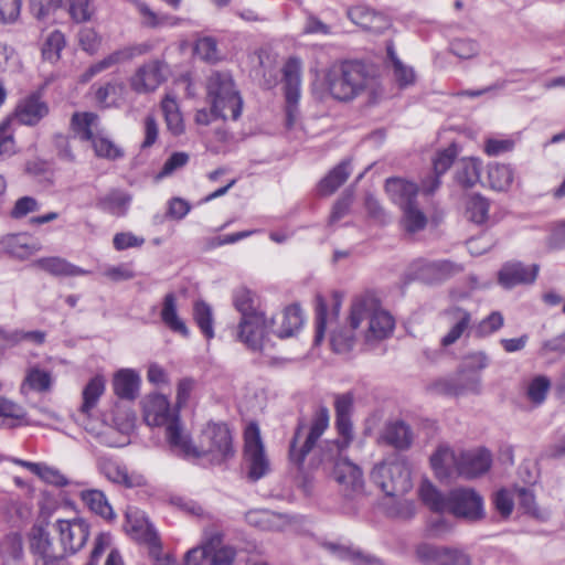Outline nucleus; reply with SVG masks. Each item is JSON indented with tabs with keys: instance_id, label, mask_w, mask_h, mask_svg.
<instances>
[{
	"instance_id": "7",
	"label": "nucleus",
	"mask_w": 565,
	"mask_h": 565,
	"mask_svg": "<svg viewBox=\"0 0 565 565\" xmlns=\"http://www.w3.org/2000/svg\"><path fill=\"white\" fill-rule=\"evenodd\" d=\"M198 455L210 456L215 462H223L235 454L233 436L230 428L223 423H207L200 431Z\"/></svg>"
},
{
	"instance_id": "20",
	"label": "nucleus",
	"mask_w": 565,
	"mask_h": 565,
	"mask_svg": "<svg viewBox=\"0 0 565 565\" xmlns=\"http://www.w3.org/2000/svg\"><path fill=\"white\" fill-rule=\"evenodd\" d=\"M273 321L271 332L280 339L296 335L303 326L302 311L298 306H290L276 316H269Z\"/></svg>"
},
{
	"instance_id": "34",
	"label": "nucleus",
	"mask_w": 565,
	"mask_h": 565,
	"mask_svg": "<svg viewBox=\"0 0 565 565\" xmlns=\"http://www.w3.org/2000/svg\"><path fill=\"white\" fill-rule=\"evenodd\" d=\"M399 210L401 226L406 233L414 234L426 227L428 218L417 201L404 204Z\"/></svg>"
},
{
	"instance_id": "4",
	"label": "nucleus",
	"mask_w": 565,
	"mask_h": 565,
	"mask_svg": "<svg viewBox=\"0 0 565 565\" xmlns=\"http://www.w3.org/2000/svg\"><path fill=\"white\" fill-rule=\"evenodd\" d=\"M341 454L334 451L333 447H328L327 451L319 450L311 459L310 465L313 469L322 468L329 472L345 494L361 493L364 488L363 473L355 463Z\"/></svg>"
},
{
	"instance_id": "19",
	"label": "nucleus",
	"mask_w": 565,
	"mask_h": 565,
	"mask_svg": "<svg viewBox=\"0 0 565 565\" xmlns=\"http://www.w3.org/2000/svg\"><path fill=\"white\" fill-rule=\"evenodd\" d=\"M460 451L440 446L430 457V466L440 480L460 477Z\"/></svg>"
},
{
	"instance_id": "47",
	"label": "nucleus",
	"mask_w": 565,
	"mask_h": 565,
	"mask_svg": "<svg viewBox=\"0 0 565 565\" xmlns=\"http://www.w3.org/2000/svg\"><path fill=\"white\" fill-rule=\"evenodd\" d=\"M25 414L21 406L13 402L0 397V427L18 426L24 422Z\"/></svg>"
},
{
	"instance_id": "45",
	"label": "nucleus",
	"mask_w": 565,
	"mask_h": 565,
	"mask_svg": "<svg viewBox=\"0 0 565 565\" xmlns=\"http://www.w3.org/2000/svg\"><path fill=\"white\" fill-rule=\"evenodd\" d=\"M104 470L109 480L128 488L140 487L145 483V479L141 475H129L126 468L115 463L105 466Z\"/></svg>"
},
{
	"instance_id": "64",
	"label": "nucleus",
	"mask_w": 565,
	"mask_h": 565,
	"mask_svg": "<svg viewBox=\"0 0 565 565\" xmlns=\"http://www.w3.org/2000/svg\"><path fill=\"white\" fill-rule=\"evenodd\" d=\"M450 51L460 58H471L478 54V44L468 39H457L451 42Z\"/></svg>"
},
{
	"instance_id": "16",
	"label": "nucleus",
	"mask_w": 565,
	"mask_h": 565,
	"mask_svg": "<svg viewBox=\"0 0 565 565\" xmlns=\"http://www.w3.org/2000/svg\"><path fill=\"white\" fill-rule=\"evenodd\" d=\"M329 426V413L326 408L320 409L315 415L309 434L306 438V441L301 448H297L296 443L299 436V431L296 433L295 438L290 446V460L296 465H301L306 455L312 449L317 440L323 435L326 429Z\"/></svg>"
},
{
	"instance_id": "11",
	"label": "nucleus",
	"mask_w": 565,
	"mask_h": 565,
	"mask_svg": "<svg viewBox=\"0 0 565 565\" xmlns=\"http://www.w3.org/2000/svg\"><path fill=\"white\" fill-rule=\"evenodd\" d=\"M143 422L150 427H164L179 414L168 396L161 393L146 395L140 402Z\"/></svg>"
},
{
	"instance_id": "25",
	"label": "nucleus",
	"mask_w": 565,
	"mask_h": 565,
	"mask_svg": "<svg viewBox=\"0 0 565 565\" xmlns=\"http://www.w3.org/2000/svg\"><path fill=\"white\" fill-rule=\"evenodd\" d=\"M460 477L475 479L488 472L492 460L488 450L460 451Z\"/></svg>"
},
{
	"instance_id": "9",
	"label": "nucleus",
	"mask_w": 565,
	"mask_h": 565,
	"mask_svg": "<svg viewBox=\"0 0 565 565\" xmlns=\"http://www.w3.org/2000/svg\"><path fill=\"white\" fill-rule=\"evenodd\" d=\"M243 458L250 480L256 481L269 472V458L256 423H249L244 430Z\"/></svg>"
},
{
	"instance_id": "42",
	"label": "nucleus",
	"mask_w": 565,
	"mask_h": 565,
	"mask_svg": "<svg viewBox=\"0 0 565 565\" xmlns=\"http://www.w3.org/2000/svg\"><path fill=\"white\" fill-rule=\"evenodd\" d=\"M514 179V173L511 167L507 164L494 163L489 166L488 182L489 185L497 191L508 190Z\"/></svg>"
},
{
	"instance_id": "10",
	"label": "nucleus",
	"mask_w": 565,
	"mask_h": 565,
	"mask_svg": "<svg viewBox=\"0 0 565 565\" xmlns=\"http://www.w3.org/2000/svg\"><path fill=\"white\" fill-rule=\"evenodd\" d=\"M273 321L264 311L241 318L236 337L247 348L263 351L270 344Z\"/></svg>"
},
{
	"instance_id": "46",
	"label": "nucleus",
	"mask_w": 565,
	"mask_h": 565,
	"mask_svg": "<svg viewBox=\"0 0 565 565\" xmlns=\"http://www.w3.org/2000/svg\"><path fill=\"white\" fill-rule=\"evenodd\" d=\"M125 85L118 82H110L100 86L95 92V100L105 106L109 107L117 105L124 96Z\"/></svg>"
},
{
	"instance_id": "52",
	"label": "nucleus",
	"mask_w": 565,
	"mask_h": 565,
	"mask_svg": "<svg viewBox=\"0 0 565 565\" xmlns=\"http://www.w3.org/2000/svg\"><path fill=\"white\" fill-rule=\"evenodd\" d=\"M193 317L201 329V331L204 333V335L207 339H212L214 337V329H213V312L211 307L203 302V301H196L194 303L193 308Z\"/></svg>"
},
{
	"instance_id": "30",
	"label": "nucleus",
	"mask_w": 565,
	"mask_h": 565,
	"mask_svg": "<svg viewBox=\"0 0 565 565\" xmlns=\"http://www.w3.org/2000/svg\"><path fill=\"white\" fill-rule=\"evenodd\" d=\"M49 114V107L38 96L23 99L15 109L17 119L24 125H35Z\"/></svg>"
},
{
	"instance_id": "58",
	"label": "nucleus",
	"mask_w": 565,
	"mask_h": 565,
	"mask_svg": "<svg viewBox=\"0 0 565 565\" xmlns=\"http://www.w3.org/2000/svg\"><path fill=\"white\" fill-rule=\"evenodd\" d=\"M67 11L77 23L89 21L95 13L90 0H67Z\"/></svg>"
},
{
	"instance_id": "54",
	"label": "nucleus",
	"mask_w": 565,
	"mask_h": 565,
	"mask_svg": "<svg viewBox=\"0 0 565 565\" xmlns=\"http://www.w3.org/2000/svg\"><path fill=\"white\" fill-rule=\"evenodd\" d=\"M481 162L476 158L463 159L458 171V181L465 186L475 185L480 179Z\"/></svg>"
},
{
	"instance_id": "24",
	"label": "nucleus",
	"mask_w": 565,
	"mask_h": 565,
	"mask_svg": "<svg viewBox=\"0 0 565 565\" xmlns=\"http://www.w3.org/2000/svg\"><path fill=\"white\" fill-rule=\"evenodd\" d=\"M350 20L362 29L372 33H382L391 25L390 20L382 13L375 12L365 6H356L348 11Z\"/></svg>"
},
{
	"instance_id": "49",
	"label": "nucleus",
	"mask_w": 565,
	"mask_h": 565,
	"mask_svg": "<svg viewBox=\"0 0 565 565\" xmlns=\"http://www.w3.org/2000/svg\"><path fill=\"white\" fill-rule=\"evenodd\" d=\"M38 268L53 275H79L83 273L79 268L72 266L58 257L40 258L34 264Z\"/></svg>"
},
{
	"instance_id": "39",
	"label": "nucleus",
	"mask_w": 565,
	"mask_h": 565,
	"mask_svg": "<svg viewBox=\"0 0 565 565\" xmlns=\"http://www.w3.org/2000/svg\"><path fill=\"white\" fill-rule=\"evenodd\" d=\"M350 173V163H340L321 180L319 184V192L322 195H331L347 181Z\"/></svg>"
},
{
	"instance_id": "27",
	"label": "nucleus",
	"mask_w": 565,
	"mask_h": 565,
	"mask_svg": "<svg viewBox=\"0 0 565 565\" xmlns=\"http://www.w3.org/2000/svg\"><path fill=\"white\" fill-rule=\"evenodd\" d=\"M445 319L449 324V330L441 338L443 347H449L457 342L471 322V315L462 308H451L446 311Z\"/></svg>"
},
{
	"instance_id": "2",
	"label": "nucleus",
	"mask_w": 565,
	"mask_h": 565,
	"mask_svg": "<svg viewBox=\"0 0 565 565\" xmlns=\"http://www.w3.org/2000/svg\"><path fill=\"white\" fill-rule=\"evenodd\" d=\"M313 90L322 97L350 102L360 96L376 99L382 94L377 76L360 63L339 62L317 74Z\"/></svg>"
},
{
	"instance_id": "37",
	"label": "nucleus",
	"mask_w": 565,
	"mask_h": 565,
	"mask_svg": "<svg viewBox=\"0 0 565 565\" xmlns=\"http://www.w3.org/2000/svg\"><path fill=\"white\" fill-rule=\"evenodd\" d=\"M381 440L398 449L408 448L413 436L409 427L402 422L390 423L381 435Z\"/></svg>"
},
{
	"instance_id": "59",
	"label": "nucleus",
	"mask_w": 565,
	"mask_h": 565,
	"mask_svg": "<svg viewBox=\"0 0 565 565\" xmlns=\"http://www.w3.org/2000/svg\"><path fill=\"white\" fill-rule=\"evenodd\" d=\"M135 6L141 15V22L149 28H159L166 24H177V19H168L167 17H159L146 3L135 1Z\"/></svg>"
},
{
	"instance_id": "61",
	"label": "nucleus",
	"mask_w": 565,
	"mask_h": 565,
	"mask_svg": "<svg viewBox=\"0 0 565 565\" xmlns=\"http://www.w3.org/2000/svg\"><path fill=\"white\" fill-rule=\"evenodd\" d=\"M78 43L85 52L96 54L102 46V36L94 28L86 26L78 33Z\"/></svg>"
},
{
	"instance_id": "51",
	"label": "nucleus",
	"mask_w": 565,
	"mask_h": 565,
	"mask_svg": "<svg viewBox=\"0 0 565 565\" xmlns=\"http://www.w3.org/2000/svg\"><path fill=\"white\" fill-rule=\"evenodd\" d=\"M193 53L200 60L207 63H216L221 60L217 43L211 36L199 38L194 42Z\"/></svg>"
},
{
	"instance_id": "14",
	"label": "nucleus",
	"mask_w": 565,
	"mask_h": 565,
	"mask_svg": "<svg viewBox=\"0 0 565 565\" xmlns=\"http://www.w3.org/2000/svg\"><path fill=\"white\" fill-rule=\"evenodd\" d=\"M166 79L164 65L150 61L141 65L129 79L130 88L138 94L154 92Z\"/></svg>"
},
{
	"instance_id": "3",
	"label": "nucleus",
	"mask_w": 565,
	"mask_h": 565,
	"mask_svg": "<svg viewBox=\"0 0 565 565\" xmlns=\"http://www.w3.org/2000/svg\"><path fill=\"white\" fill-rule=\"evenodd\" d=\"M136 426L135 412L116 404L103 418H88L84 428L98 444L108 447H122L130 443V435Z\"/></svg>"
},
{
	"instance_id": "40",
	"label": "nucleus",
	"mask_w": 565,
	"mask_h": 565,
	"mask_svg": "<svg viewBox=\"0 0 565 565\" xmlns=\"http://www.w3.org/2000/svg\"><path fill=\"white\" fill-rule=\"evenodd\" d=\"M161 319L171 330L188 335V328L178 316L177 300L173 294H168L164 297Z\"/></svg>"
},
{
	"instance_id": "31",
	"label": "nucleus",
	"mask_w": 565,
	"mask_h": 565,
	"mask_svg": "<svg viewBox=\"0 0 565 565\" xmlns=\"http://www.w3.org/2000/svg\"><path fill=\"white\" fill-rule=\"evenodd\" d=\"M2 249L12 257L25 259L41 249V245L24 235H8L0 242Z\"/></svg>"
},
{
	"instance_id": "22",
	"label": "nucleus",
	"mask_w": 565,
	"mask_h": 565,
	"mask_svg": "<svg viewBox=\"0 0 565 565\" xmlns=\"http://www.w3.org/2000/svg\"><path fill=\"white\" fill-rule=\"evenodd\" d=\"M111 386L119 398L134 401L140 393L141 376L135 369L121 367L113 374Z\"/></svg>"
},
{
	"instance_id": "35",
	"label": "nucleus",
	"mask_w": 565,
	"mask_h": 565,
	"mask_svg": "<svg viewBox=\"0 0 565 565\" xmlns=\"http://www.w3.org/2000/svg\"><path fill=\"white\" fill-rule=\"evenodd\" d=\"M83 503L95 514L107 521L115 519V512L105 494L97 489L83 490L79 494Z\"/></svg>"
},
{
	"instance_id": "5",
	"label": "nucleus",
	"mask_w": 565,
	"mask_h": 565,
	"mask_svg": "<svg viewBox=\"0 0 565 565\" xmlns=\"http://www.w3.org/2000/svg\"><path fill=\"white\" fill-rule=\"evenodd\" d=\"M206 100L215 116L237 119L242 113L243 99L232 76L215 72L206 81Z\"/></svg>"
},
{
	"instance_id": "29",
	"label": "nucleus",
	"mask_w": 565,
	"mask_h": 565,
	"mask_svg": "<svg viewBox=\"0 0 565 565\" xmlns=\"http://www.w3.org/2000/svg\"><path fill=\"white\" fill-rule=\"evenodd\" d=\"M385 192L391 201L401 209L404 204L416 201L418 188L411 181L401 178H390L385 183Z\"/></svg>"
},
{
	"instance_id": "60",
	"label": "nucleus",
	"mask_w": 565,
	"mask_h": 565,
	"mask_svg": "<svg viewBox=\"0 0 565 565\" xmlns=\"http://www.w3.org/2000/svg\"><path fill=\"white\" fill-rule=\"evenodd\" d=\"M489 204L488 202L478 195L471 196L467 202V215L468 217L478 224L483 223L488 217Z\"/></svg>"
},
{
	"instance_id": "1",
	"label": "nucleus",
	"mask_w": 565,
	"mask_h": 565,
	"mask_svg": "<svg viewBox=\"0 0 565 565\" xmlns=\"http://www.w3.org/2000/svg\"><path fill=\"white\" fill-rule=\"evenodd\" d=\"M395 329L394 317L381 306L358 299L349 310L345 323L331 328L330 342L338 353L349 352L356 341L374 345L390 338Z\"/></svg>"
},
{
	"instance_id": "50",
	"label": "nucleus",
	"mask_w": 565,
	"mask_h": 565,
	"mask_svg": "<svg viewBox=\"0 0 565 565\" xmlns=\"http://www.w3.org/2000/svg\"><path fill=\"white\" fill-rule=\"evenodd\" d=\"M337 429L339 435L341 436V440L339 441H328L324 444L320 450H328V447L334 448V451L342 452L345 448L349 447L350 443L353 439V426L351 422V417H337Z\"/></svg>"
},
{
	"instance_id": "26",
	"label": "nucleus",
	"mask_w": 565,
	"mask_h": 565,
	"mask_svg": "<svg viewBox=\"0 0 565 565\" xmlns=\"http://www.w3.org/2000/svg\"><path fill=\"white\" fill-rule=\"evenodd\" d=\"M164 427L166 439L174 451L188 457H195L198 455L196 446L192 444L189 433L182 426L180 415L174 417Z\"/></svg>"
},
{
	"instance_id": "53",
	"label": "nucleus",
	"mask_w": 565,
	"mask_h": 565,
	"mask_svg": "<svg viewBox=\"0 0 565 565\" xmlns=\"http://www.w3.org/2000/svg\"><path fill=\"white\" fill-rule=\"evenodd\" d=\"M445 547L422 542L415 548V556L424 565H440Z\"/></svg>"
},
{
	"instance_id": "17",
	"label": "nucleus",
	"mask_w": 565,
	"mask_h": 565,
	"mask_svg": "<svg viewBox=\"0 0 565 565\" xmlns=\"http://www.w3.org/2000/svg\"><path fill=\"white\" fill-rule=\"evenodd\" d=\"M282 74L284 89L288 104V118L291 122L296 118L292 107L296 106L300 99L301 61L297 57H290L284 65Z\"/></svg>"
},
{
	"instance_id": "41",
	"label": "nucleus",
	"mask_w": 565,
	"mask_h": 565,
	"mask_svg": "<svg viewBox=\"0 0 565 565\" xmlns=\"http://www.w3.org/2000/svg\"><path fill=\"white\" fill-rule=\"evenodd\" d=\"M418 495L434 511L444 512L448 507V499H445L428 479L420 481Z\"/></svg>"
},
{
	"instance_id": "32",
	"label": "nucleus",
	"mask_w": 565,
	"mask_h": 565,
	"mask_svg": "<svg viewBox=\"0 0 565 565\" xmlns=\"http://www.w3.org/2000/svg\"><path fill=\"white\" fill-rule=\"evenodd\" d=\"M71 129L76 137L87 141H92L102 131L97 115L87 111L73 114Z\"/></svg>"
},
{
	"instance_id": "33",
	"label": "nucleus",
	"mask_w": 565,
	"mask_h": 565,
	"mask_svg": "<svg viewBox=\"0 0 565 565\" xmlns=\"http://www.w3.org/2000/svg\"><path fill=\"white\" fill-rule=\"evenodd\" d=\"M333 302V311L335 315L339 313L341 307V297L339 292H331L330 295H323L318 292L315 296L316 311L318 318L316 342H320L324 335L326 328L328 326V303L329 300Z\"/></svg>"
},
{
	"instance_id": "43",
	"label": "nucleus",
	"mask_w": 565,
	"mask_h": 565,
	"mask_svg": "<svg viewBox=\"0 0 565 565\" xmlns=\"http://www.w3.org/2000/svg\"><path fill=\"white\" fill-rule=\"evenodd\" d=\"M390 70L395 84L399 88L413 85L416 81L415 73L412 67L405 65L393 51L388 52Z\"/></svg>"
},
{
	"instance_id": "44",
	"label": "nucleus",
	"mask_w": 565,
	"mask_h": 565,
	"mask_svg": "<svg viewBox=\"0 0 565 565\" xmlns=\"http://www.w3.org/2000/svg\"><path fill=\"white\" fill-rule=\"evenodd\" d=\"M66 45L65 35L54 30L44 39L42 44V56L50 63H56L61 58L62 51Z\"/></svg>"
},
{
	"instance_id": "56",
	"label": "nucleus",
	"mask_w": 565,
	"mask_h": 565,
	"mask_svg": "<svg viewBox=\"0 0 565 565\" xmlns=\"http://www.w3.org/2000/svg\"><path fill=\"white\" fill-rule=\"evenodd\" d=\"M90 142L97 157L114 160L122 156L121 149L110 139L106 138L103 135V131L96 135V137Z\"/></svg>"
},
{
	"instance_id": "38",
	"label": "nucleus",
	"mask_w": 565,
	"mask_h": 565,
	"mask_svg": "<svg viewBox=\"0 0 565 565\" xmlns=\"http://www.w3.org/2000/svg\"><path fill=\"white\" fill-rule=\"evenodd\" d=\"M105 377L99 374L93 376L83 388V403L81 406V411L83 413H88L92 408H94L97 405L102 395L105 393Z\"/></svg>"
},
{
	"instance_id": "48",
	"label": "nucleus",
	"mask_w": 565,
	"mask_h": 565,
	"mask_svg": "<svg viewBox=\"0 0 565 565\" xmlns=\"http://www.w3.org/2000/svg\"><path fill=\"white\" fill-rule=\"evenodd\" d=\"M515 493L519 499V505L525 513L539 520H546L548 518V513L539 507L535 493L532 490L515 488Z\"/></svg>"
},
{
	"instance_id": "15",
	"label": "nucleus",
	"mask_w": 565,
	"mask_h": 565,
	"mask_svg": "<svg viewBox=\"0 0 565 565\" xmlns=\"http://www.w3.org/2000/svg\"><path fill=\"white\" fill-rule=\"evenodd\" d=\"M125 516L126 522L124 524V530L127 535L132 540L147 545V547L156 544L159 536L141 510L130 507L127 509Z\"/></svg>"
},
{
	"instance_id": "23",
	"label": "nucleus",
	"mask_w": 565,
	"mask_h": 565,
	"mask_svg": "<svg viewBox=\"0 0 565 565\" xmlns=\"http://www.w3.org/2000/svg\"><path fill=\"white\" fill-rule=\"evenodd\" d=\"M54 385V376L51 371L41 367L39 364L29 365L20 385L23 395L30 393H49Z\"/></svg>"
},
{
	"instance_id": "6",
	"label": "nucleus",
	"mask_w": 565,
	"mask_h": 565,
	"mask_svg": "<svg viewBox=\"0 0 565 565\" xmlns=\"http://www.w3.org/2000/svg\"><path fill=\"white\" fill-rule=\"evenodd\" d=\"M371 478L387 497L404 495L413 486L411 468L399 458H391L376 465Z\"/></svg>"
},
{
	"instance_id": "57",
	"label": "nucleus",
	"mask_w": 565,
	"mask_h": 565,
	"mask_svg": "<svg viewBox=\"0 0 565 565\" xmlns=\"http://www.w3.org/2000/svg\"><path fill=\"white\" fill-rule=\"evenodd\" d=\"M190 156L185 151H174L164 161L162 168L156 175V180H162L172 175L188 164Z\"/></svg>"
},
{
	"instance_id": "18",
	"label": "nucleus",
	"mask_w": 565,
	"mask_h": 565,
	"mask_svg": "<svg viewBox=\"0 0 565 565\" xmlns=\"http://www.w3.org/2000/svg\"><path fill=\"white\" fill-rule=\"evenodd\" d=\"M540 267L536 264L525 266L519 262H510L499 270V284L507 288H513L518 285H526L535 281Z\"/></svg>"
},
{
	"instance_id": "12",
	"label": "nucleus",
	"mask_w": 565,
	"mask_h": 565,
	"mask_svg": "<svg viewBox=\"0 0 565 565\" xmlns=\"http://www.w3.org/2000/svg\"><path fill=\"white\" fill-rule=\"evenodd\" d=\"M446 511L467 520H480L484 515L483 499L473 489H456L448 498Z\"/></svg>"
},
{
	"instance_id": "8",
	"label": "nucleus",
	"mask_w": 565,
	"mask_h": 565,
	"mask_svg": "<svg viewBox=\"0 0 565 565\" xmlns=\"http://www.w3.org/2000/svg\"><path fill=\"white\" fill-rule=\"evenodd\" d=\"M235 556V550L223 541L221 534L214 533L184 554V564L233 565Z\"/></svg>"
},
{
	"instance_id": "21",
	"label": "nucleus",
	"mask_w": 565,
	"mask_h": 565,
	"mask_svg": "<svg viewBox=\"0 0 565 565\" xmlns=\"http://www.w3.org/2000/svg\"><path fill=\"white\" fill-rule=\"evenodd\" d=\"M29 548L45 563L55 559L54 544L49 531V522H35L28 534Z\"/></svg>"
},
{
	"instance_id": "55",
	"label": "nucleus",
	"mask_w": 565,
	"mask_h": 565,
	"mask_svg": "<svg viewBox=\"0 0 565 565\" xmlns=\"http://www.w3.org/2000/svg\"><path fill=\"white\" fill-rule=\"evenodd\" d=\"M234 305L235 308L241 312V318H245L249 315H254L262 311L257 307L256 295L245 288H241L236 291L234 297Z\"/></svg>"
},
{
	"instance_id": "13",
	"label": "nucleus",
	"mask_w": 565,
	"mask_h": 565,
	"mask_svg": "<svg viewBox=\"0 0 565 565\" xmlns=\"http://www.w3.org/2000/svg\"><path fill=\"white\" fill-rule=\"evenodd\" d=\"M55 529L64 550L70 553L81 550L89 536V526L81 518L71 520L58 519L55 523Z\"/></svg>"
},
{
	"instance_id": "28",
	"label": "nucleus",
	"mask_w": 565,
	"mask_h": 565,
	"mask_svg": "<svg viewBox=\"0 0 565 565\" xmlns=\"http://www.w3.org/2000/svg\"><path fill=\"white\" fill-rule=\"evenodd\" d=\"M142 53V50L139 47H124L117 51L111 52L100 61L90 65L87 71L83 74V81H89L92 77L97 75L100 72H104L108 68H111L121 63L128 62L134 58L136 55Z\"/></svg>"
},
{
	"instance_id": "63",
	"label": "nucleus",
	"mask_w": 565,
	"mask_h": 565,
	"mask_svg": "<svg viewBox=\"0 0 565 565\" xmlns=\"http://www.w3.org/2000/svg\"><path fill=\"white\" fill-rule=\"evenodd\" d=\"M550 388V381L544 376L533 379L527 386V397L535 404L542 403Z\"/></svg>"
},
{
	"instance_id": "62",
	"label": "nucleus",
	"mask_w": 565,
	"mask_h": 565,
	"mask_svg": "<svg viewBox=\"0 0 565 565\" xmlns=\"http://www.w3.org/2000/svg\"><path fill=\"white\" fill-rule=\"evenodd\" d=\"M15 152V142L13 132L10 128V121L4 120L0 124V159L10 157Z\"/></svg>"
},
{
	"instance_id": "36",
	"label": "nucleus",
	"mask_w": 565,
	"mask_h": 565,
	"mask_svg": "<svg viewBox=\"0 0 565 565\" xmlns=\"http://www.w3.org/2000/svg\"><path fill=\"white\" fill-rule=\"evenodd\" d=\"M167 129L173 136H180L185 131V122L174 97L166 95L161 102Z\"/></svg>"
}]
</instances>
